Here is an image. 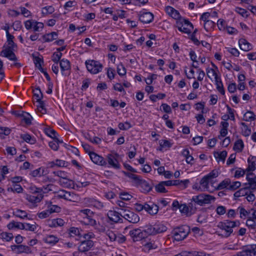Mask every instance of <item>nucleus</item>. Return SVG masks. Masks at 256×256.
<instances>
[{"instance_id": "1", "label": "nucleus", "mask_w": 256, "mask_h": 256, "mask_svg": "<svg viewBox=\"0 0 256 256\" xmlns=\"http://www.w3.org/2000/svg\"><path fill=\"white\" fill-rule=\"evenodd\" d=\"M129 234L134 242L141 240L148 236L154 235L153 225L149 224L140 228L131 230Z\"/></svg>"}, {"instance_id": "2", "label": "nucleus", "mask_w": 256, "mask_h": 256, "mask_svg": "<svg viewBox=\"0 0 256 256\" xmlns=\"http://www.w3.org/2000/svg\"><path fill=\"white\" fill-rule=\"evenodd\" d=\"M240 222L238 220L231 221L225 220L223 222L219 223L218 226L222 230V233L219 234L222 237L227 238L233 232L232 228L239 226Z\"/></svg>"}, {"instance_id": "3", "label": "nucleus", "mask_w": 256, "mask_h": 256, "mask_svg": "<svg viewBox=\"0 0 256 256\" xmlns=\"http://www.w3.org/2000/svg\"><path fill=\"white\" fill-rule=\"evenodd\" d=\"M190 232V228L189 226L186 225H183L174 229L172 234L176 240L180 241L184 239Z\"/></svg>"}, {"instance_id": "4", "label": "nucleus", "mask_w": 256, "mask_h": 256, "mask_svg": "<svg viewBox=\"0 0 256 256\" xmlns=\"http://www.w3.org/2000/svg\"><path fill=\"white\" fill-rule=\"evenodd\" d=\"M214 199L215 198L212 196L201 194L192 196L191 200L198 205L203 206L204 204L210 203L211 201L212 200H214Z\"/></svg>"}, {"instance_id": "5", "label": "nucleus", "mask_w": 256, "mask_h": 256, "mask_svg": "<svg viewBox=\"0 0 256 256\" xmlns=\"http://www.w3.org/2000/svg\"><path fill=\"white\" fill-rule=\"evenodd\" d=\"M87 70L92 74H96L100 72L102 65L99 62L94 60H88L86 61Z\"/></svg>"}, {"instance_id": "6", "label": "nucleus", "mask_w": 256, "mask_h": 256, "mask_svg": "<svg viewBox=\"0 0 256 256\" xmlns=\"http://www.w3.org/2000/svg\"><path fill=\"white\" fill-rule=\"evenodd\" d=\"M178 30L186 34H190L193 28L192 24L188 20L180 18L176 22Z\"/></svg>"}, {"instance_id": "7", "label": "nucleus", "mask_w": 256, "mask_h": 256, "mask_svg": "<svg viewBox=\"0 0 256 256\" xmlns=\"http://www.w3.org/2000/svg\"><path fill=\"white\" fill-rule=\"evenodd\" d=\"M42 190V188H36V190L32 195L27 194L26 196V200L33 204L40 202L44 197L43 194L41 193Z\"/></svg>"}, {"instance_id": "8", "label": "nucleus", "mask_w": 256, "mask_h": 256, "mask_svg": "<svg viewBox=\"0 0 256 256\" xmlns=\"http://www.w3.org/2000/svg\"><path fill=\"white\" fill-rule=\"evenodd\" d=\"M122 218L130 222L136 224L140 220V218L137 214L128 210L122 208Z\"/></svg>"}, {"instance_id": "9", "label": "nucleus", "mask_w": 256, "mask_h": 256, "mask_svg": "<svg viewBox=\"0 0 256 256\" xmlns=\"http://www.w3.org/2000/svg\"><path fill=\"white\" fill-rule=\"evenodd\" d=\"M107 161L108 164L112 168L116 169H120V164L118 158L119 155L117 153H112L108 154Z\"/></svg>"}, {"instance_id": "10", "label": "nucleus", "mask_w": 256, "mask_h": 256, "mask_svg": "<svg viewBox=\"0 0 256 256\" xmlns=\"http://www.w3.org/2000/svg\"><path fill=\"white\" fill-rule=\"evenodd\" d=\"M108 219L115 223L122 222V208L120 212L114 210H109L107 214Z\"/></svg>"}, {"instance_id": "11", "label": "nucleus", "mask_w": 256, "mask_h": 256, "mask_svg": "<svg viewBox=\"0 0 256 256\" xmlns=\"http://www.w3.org/2000/svg\"><path fill=\"white\" fill-rule=\"evenodd\" d=\"M12 50L14 48H12V46H8L0 52V56L7 58L10 60L16 61L17 58Z\"/></svg>"}, {"instance_id": "12", "label": "nucleus", "mask_w": 256, "mask_h": 256, "mask_svg": "<svg viewBox=\"0 0 256 256\" xmlns=\"http://www.w3.org/2000/svg\"><path fill=\"white\" fill-rule=\"evenodd\" d=\"M94 246V242L92 240H84L81 242L78 246V250L81 252L88 251Z\"/></svg>"}, {"instance_id": "13", "label": "nucleus", "mask_w": 256, "mask_h": 256, "mask_svg": "<svg viewBox=\"0 0 256 256\" xmlns=\"http://www.w3.org/2000/svg\"><path fill=\"white\" fill-rule=\"evenodd\" d=\"M90 156L92 160L96 164L100 166H106V162L104 160V158L94 152L90 153Z\"/></svg>"}, {"instance_id": "14", "label": "nucleus", "mask_w": 256, "mask_h": 256, "mask_svg": "<svg viewBox=\"0 0 256 256\" xmlns=\"http://www.w3.org/2000/svg\"><path fill=\"white\" fill-rule=\"evenodd\" d=\"M60 66L62 75L66 76L67 74L65 72L71 69V66L70 61L64 58L60 60Z\"/></svg>"}, {"instance_id": "15", "label": "nucleus", "mask_w": 256, "mask_h": 256, "mask_svg": "<svg viewBox=\"0 0 256 256\" xmlns=\"http://www.w3.org/2000/svg\"><path fill=\"white\" fill-rule=\"evenodd\" d=\"M154 19V15L150 12H144L140 16V20L144 24H149Z\"/></svg>"}, {"instance_id": "16", "label": "nucleus", "mask_w": 256, "mask_h": 256, "mask_svg": "<svg viewBox=\"0 0 256 256\" xmlns=\"http://www.w3.org/2000/svg\"><path fill=\"white\" fill-rule=\"evenodd\" d=\"M145 210L151 215H154L158 211V206L154 203L145 204Z\"/></svg>"}, {"instance_id": "17", "label": "nucleus", "mask_w": 256, "mask_h": 256, "mask_svg": "<svg viewBox=\"0 0 256 256\" xmlns=\"http://www.w3.org/2000/svg\"><path fill=\"white\" fill-rule=\"evenodd\" d=\"M248 182L244 184L248 190H252V192L256 190V182L252 178L246 176Z\"/></svg>"}, {"instance_id": "18", "label": "nucleus", "mask_w": 256, "mask_h": 256, "mask_svg": "<svg viewBox=\"0 0 256 256\" xmlns=\"http://www.w3.org/2000/svg\"><path fill=\"white\" fill-rule=\"evenodd\" d=\"M248 166L246 168V172H254L256 169V156H252L248 160Z\"/></svg>"}, {"instance_id": "19", "label": "nucleus", "mask_w": 256, "mask_h": 256, "mask_svg": "<svg viewBox=\"0 0 256 256\" xmlns=\"http://www.w3.org/2000/svg\"><path fill=\"white\" fill-rule=\"evenodd\" d=\"M240 47L242 50L248 52L252 50V46L250 43L244 38H241L238 41Z\"/></svg>"}, {"instance_id": "20", "label": "nucleus", "mask_w": 256, "mask_h": 256, "mask_svg": "<svg viewBox=\"0 0 256 256\" xmlns=\"http://www.w3.org/2000/svg\"><path fill=\"white\" fill-rule=\"evenodd\" d=\"M138 184L140 186L144 192H148L152 188V186L149 182L142 179Z\"/></svg>"}, {"instance_id": "21", "label": "nucleus", "mask_w": 256, "mask_h": 256, "mask_svg": "<svg viewBox=\"0 0 256 256\" xmlns=\"http://www.w3.org/2000/svg\"><path fill=\"white\" fill-rule=\"evenodd\" d=\"M48 224L51 228H55L58 226H62L65 223L64 220L62 218H56L48 221Z\"/></svg>"}, {"instance_id": "22", "label": "nucleus", "mask_w": 256, "mask_h": 256, "mask_svg": "<svg viewBox=\"0 0 256 256\" xmlns=\"http://www.w3.org/2000/svg\"><path fill=\"white\" fill-rule=\"evenodd\" d=\"M154 235L164 232L167 230L166 226L164 224L159 223L153 225Z\"/></svg>"}, {"instance_id": "23", "label": "nucleus", "mask_w": 256, "mask_h": 256, "mask_svg": "<svg viewBox=\"0 0 256 256\" xmlns=\"http://www.w3.org/2000/svg\"><path fill=\"white\" fill-rule=\"evenodd\" d=\"M70 192L66 191L64 190H60L58 196L60 198H64L68 200H72V195Z\"/></svg>"}, {"instance_id": "24", "label": "nucleus", "mask_w": 256, "mask_h": 256, "mask_svg": "<svg viewBox=\"0 0 256 256\" xmlns=\"http://www.w3.org/2000/svg\"><path fill=\"white\" fill-rule=\"evenodd\" d=\"M58 34L56 32H52L42 36V38L46 42H50L57 38Z\"/></svg>"}, {"instance_id": "25", "label": "nucleus", "mask_w": 256, "mask_h": 256, "mask_svg": "<svg viewBox=\"0 0 256 256\" xmlns=\"http://www.w3.org/2000/svg\"><path fill=\"white\" fill-rule=\"evenodd\" d=\"M214 156L216 160H218V162L220 160H222L224 163L227 156V152L226 150H223L220 152H214Z\"/></svg>"}, {"instance_id": "26", "label": "nucleus", "mask_w": 256, "mask_h": 256, "mask_svg": "<svg viewBox=\"0 0 256 256\" xmlns=\"http://www.w3.org/2000/svg\"><path fill=\"white\" fill-rule=\"evenodd\" d=\"M44 241L46 243L55 244L58 241V238L54 235H50L44 238Z\"/></svg>"}, {"instance_id": "27", "label": "nucleus", "mask_w": 256, "mask_h": 256, "mask_svg": "<svg viewBox=\"0 0 256 256\" xmlns=\"http://www.w3.org/2000/svg\"><path fill=\"white\" fill-rule=\"evenodd\" d=\"M123 173L126 176L128 177L129 178L134 180V181L137 184H138V182H140V181L141 180L140 176H137L135 174H132L130 172H126L124 171L123 172Z\"/></svg>"}, {"instance_id": "28", "label": "nucleus", "mask_w": 256, "mask_h": 256, "mask_svg": "<svg viewBox=\"0 0 256 256\" xmlns=\"http://www.w3.org/2000/svg\"><path fill=\"white\" fill-rule=\"evenodd\" d=\"M244 147V144L242 140H238L234 144L233 149L238 152H240L242 150Z\"/></svg>"}, {"instance_id": "29", "label": "nucleus", "mask_w": 256, "mask_h": 256, "mask_svg": "<svg viewBox=\"0 0 256 256\" xmlns=\"http://www.w3.org/2000/svg\"><path fill=\"white\" fill-rule=\"evenodd\" d=\"M13 214L16 216L22 219L26 218L28 216L27 212L26 211L20 209L15 210L13 212Z\"/></svg>"}, {"instance_id": "30", "label": "nucleus", "mask_w": 256, "mask_h": 256, "mask_svg": "<svg viewBox=\"0 0 256 256\" xmlns=\"http://www.w3.org/2000/svg\"><path fill=\"white\" fill-rule=\"evenodd\" d=\"M230 180L229 178H226L220 182L216 189L217 190H223L225 188H227L230 186Z\"/></svg>"}, {"instance_id": "31", "label": "nucleus", "mask_w": 256, "mask_h": 256, "mask_svg": "<svg viewBox=\"0 0 256 256\" xmlns=\"http://www.w3.org/2000/svg\"><path fill=\"white\" fill-rule=\"evenodd\" d=\"M248 190L246 188L245 186L244 188H240L238 190L236 191L234 194V196L236 198H239L242 196H246V194H248Z\"/></svg>"}, {"instance_id": "32", "label": "nucleus", "mask_w": 256, "mask_h": 256, "mask_svg": "<svg viewBox=\"0 0 256 256\" xmlns=\"http://www.w3.org/2000/svg\"><path fill=\"white\" fill-rule=\"evenodd\" d=\"M255 115L252 112L248 111L244 116V120L245 121H252L255 120Z\"/></svg>"}, {"instance_id": "33", "label": "nucleus", "mask_w": 256, "mask_h": 256, "mask_svg": "<svg viewBox=\"0 0 256 256\" xmlns=\"http://www.w3.org/2000/svg\"><path fill=\"white\" fill-rule=\"evenodd\" d=\"M45 134L48 136L55 138L57 136L58 134L54 130L50 128H44Z\"/></svg>"}, {"instance_id": "34", "label": "nucleus", "mask_w": 256, "mask_h": 256, "mask_svg": "<svg viewBox=\"0 0 256 256\" xmlns=\"http://www.w3.org/2000/svg\"><path fill=\"white\" fill-rule=\"evenodd\" d=\"M22 187L17 184H14L12 187L8 188V191L16 192L17 193L22 192Z\"/></svg>"}, {"instance_id": "35", "label": "nucleus", "mask_w": 256, "mask_h": 256, "mask_svg": "<svg viewBox=\"0 0 256 256\" xmlns=\"http://www.w3.org/2000/svg\"><path fill=\"white\" fill-rule=\"evenodd\" d=\"M248 256H256V244L252 245L250 248L243 250Z\"/></svg>"}, {"instance_id": "36", "label": "nucleus", "mask_w": 256, "mask_h": 256, "mask_svg": "<svg viewBox=\"0 0 256 256\" xmlns=\"http://www.w3.org/2000/svg\"><path fill=\"white\" fill-rule=\"evenodd\" d=\"M165 186L162 182H159L158 184L155 186V189L156 192L160 193H166L168 192L166 189Z\"/></svg>"}, {"instance_id": "37", "label": "nucleus", "mask_w": 256, "mask_h": 256, "mask_svg": "<svg viewBox=\"0 0 256 256\" xmlns=\"http://www.w3.org/2000/svg\"><path fill=\"white\" fill-rule=\"evenodd\" d=\"M22 252H30V248L28 246L24 245H18L16 253L20 254Z\"/></svg>"}, {"instance_id": "38", "label": "nucleus", "mask_w": 256, "mask_h": 256, "mask_svg": "<svg viewBox=\"0 0 256 256\" xmlns=\"http://www.w3.org/2000/svg\"><path fill=\"white\" fill-rule=\"evenodd\" d=\"M20 138L26 142H29L31 144H34L36 142V140L32 138V136L28 134H21Z\"/></svg>"}, {"instance_id": "39", "label": "nucleus", "mask_w": 256, "mask_h": 256, "mask_svg": "<svg viewBox=\"0 0 256 256\" xmlns=\"http://www.w3.org/2000/svg\"><path fill=\"white\" fill-rule=\"evenodd\" d=\"M54 9L52 6H45L42 8V13L43 15L46 16L53 13Z\"/></svg>"}, {"instance_id": "40", "label": "nucleus", "mask_w": 256, "mask_h": 256, "mask_svg": "<svg viewBox=\"0 0 256 256\" xmlns=\"http://www.w3.org/2000/svg\"><path fill=\"white\" fill-rule=\"evenodd\" d=\"M38 102V105L37 106L38 110V111L42 114H44L46 112V108H44V101H42V100L38 101H37Z\"/></svg>"}, {"instance_id": "41", "label": "nucleus", "mask_w": 256, "mask_h": 256, "mask_svg": "<svg viewBox=\"0 0 256 256\" xmlns=\"http://www.w3.org/2000/svg\"><path fill=\"white\" fill-rule=\"evenodd\" d=\"M62 52H54L52 56V60L55 64H58V62H60V60H61L60 58L62 56Z\"/></svg>"}, {"instance_id": "42", "label": "nucleus", "mask_w": 256, "mask_h": 256, "mask_svg": "<svg viewBox=\"0 0 256 256\" xmlns=\"http://www.w3.org/2000/svg\"><path fill=\"white\" fill-rule=\"evenodd\" d=\"M44 169H42L41 172V168H40L36 170H34L32 171L30 173V174L33 177H36V176H40L42 175H44Z\"/></svg>"}, {"instance_id": "43", "label": "nucleus", "mask_w": 256, "mask_h": 256, "mask_svg": "<svg viewBox=\"0 0 256 256\" xmlns=\"http://www.w3.org/2000/svg\"><path fill=\"white\" fill-rule=\"evenodd\" d=\"M206 74L210 78H212V76H214L215 80L219 79V77L218 76L217 74L216 73L215 70L212 68H207Z\"/></svg>"}, {"instance_id": "44", "label": "nucleus", "mask_w": 256, "mask_h": 256, "mask_svg": "<svg viewBox=\"0 0 256 256\" xmlns=\"http://www.w3.org/2000/svg\"><path fill=\"white\" fill-rule=\"evenodd\" d=\"M22 116L23 117V120L24 121L26 124H31L32 117L28 113L22 112Z\"/></svg>"}, {"instance_id": "45", "label": "nucleus", "mask_w": 256, "mask_h": 256, "mask_svg": "<svg viewBox=\"0 0 256 256\" xmlns=\"http://www.w3.org/2000/svg\"><path fill=\"white\" fill-rule=\"evenodd\" d=\"M1 238L7 242L10 241L13 238V235L12 233L3 232L0 234Z\"/></svg>"}, {"instance_id": "46", "label": "nucleus", "mask_w": 256, "mask_h": 256, "mask_svg": "<svg viewBox=\"0 0 256 256\" xmlns=\"http://www.w3.org/2000/svg\"><path fill=\"white\" fill-rule=\"evenodd\" d=\"M7 37V42L8 46H12V48H14V46H16V45L14 44L13 39L14 38V36L10 34L9 32H8V34L6 35Z\"/></svg>"}, {"instance_id": "47", "label": "nucleus", "mask_w": 256, "mask_h": 256, "mask_svg": "<svg viewBox=\"0 0 256 256\" xmlns=\"http://www.w3.org/2000/svg\"><path fill=\"white\" fill-rule=\"evenodd\" d=\"M117 72L120 76H124L126 74V69L122 64L118 66Z\"/></svg>"}, {"instance_id": "48", "label": "nucleus", "mask_w": 256, "mask_h": 256, "mask_svg": "<svg viewBox=\"0 0 256 256\" xmlns=\"http://www.w3.org/2000/svg\"><path fill=\"white\" fill-rule=\"evenodd\" d=\"M236 12L240 14L243 17H248V12L245 9L237 7L235 10Z\"/></svg>"}, {"instance_id": "49", "label": "nucleus", "mask_w": 256, "mask_h": 256, "mask_svg": "<svg viewBox=\"0 0 256 256\" xmlns=\"http://www.w3.org/2000/svg\"><path fill=\"white\" fill-rule=\"evenodd\" d=\"M118 126L121 130H127L130 128L132 127V126L129 122H126L125 123H119Z\"/></svg>"}, {"instance_id": "50", "label": "nucleus", "mask_w": 256, "mask_h": 256, "mask_svg": "<svg viewBox=\"0 0 256 256\" xmlns=\"http://www.w3.org/2000/svg\"><path fill=\"white\" fill-rule=\"evenodd\" d=\"M241 186V183L240 182L236 181L230 184V186L228 188V189L230 190H234L237 188H239Z\"/></svg>"}, {"instance_id": "51", "label": "nucleus", "mask_w": 256, "mask_h": 256, "mask_svg": "<svg viewBox=\"0 0 256 256\" xmlns=\"http://www.w3.org/2000/svg\"><path fill=\"white\" fill-rule=\"evenodd\" d=\"M215 26V23L212 20H208L204 22V28L206 31H208L210 28Z\"/></svg>"}, {"instance_id": "52", "label": "nucleus", "mask_w": 256, "mask_h": 256, "mask_svg": "<svg viewBox=\"0 0 256 256\" xmlns=\"http://www.w3.org/2000/svg\"><path fill=\"white\" fill-rule=\"evenodd\" d=\"M246 172V170L242 169V168H238L236 170L234 174L235 178H240L243 176Z\"/></svg>"}, {"instance_id": "53", "label": "nucleus", "mask_w": 256, "mask_h": 256, "mask_svg": "<svg viewBox=\"0 0 256 256\" xmlns=\"http://www.w3.org/2000/svg\"><path fill=\"white\" fill-rule=\"evenodd\" d=\"M34 24L33 28L34 31L39 32L40 29L42 30L44 28V24L42 22L34 21Z\"/></svg>"}, {"instance_id": "54", "label": "nucleus", "mask_w": 256, "mask_h": 256, "mask_svg": "<svg viewBox=\"0 0 256 256\" xmlns=\"http://www.w3.org/2000/svg\"><path fill=\"white\" fill-rule=\"evenodd\" d=\"M144 247L146 249L148 250H150L153 249H156L158 248V246L154 242H149L146 243L144 245Z\"/></svg>"}, {"instance_id": "55", "label": "nucleus", "mask_w": 256, "mask_h": 256, "mask_svg": "<svg viewBox=\"0 0 256 256\" xmlns=\"http://www.w3.org/2000/svg\"><path fill=\"white\" fill-rule=\"evenodd\" d=\"M80 212L84 215V217H92L94 215V212L90 209L81 210Z\"/></svg>"}, {"instance_id": "56", "label": "nucleus", "mask_w": 256, "mask_h": 256, "mask_svg": "<svg viewBox=\"0 0 256 256\" xmlns=\"http://www.w3.org/2000/svg\"><path fill=\"white\" fill-rule=\"evenodd\" d=\"M209 180L208 178L206 176L201 179L200 184L204 188H207L209 183Z\"/></svg>"}, {"instance_id": "57", "label": "nucleus", "mask_w": 256, "mask_h": 256, "mask_svg": "<svg viewBox=\"0 0 256 256\" xmlns=\"http://www.w3.org/2000/svg\"><path fill=\"white\" fill-rule=\"evenodd\" d=\"M160 146L161 147V148H170L172 146V144H171L168 140H162L160 142Z\"/></svg>"}, {"instance_id": "58", "label": "nucleus", "mask_w": 256, "mask_h": 256, "mask_svg": "<svg viewBox=\"0 0 256 256\" xmlns=\"http://www.w3.org/2000/svg\"><path fill=\"white\" fill-rule=\"evenodd\" d=\"M50 214V212L48 209L38 214V216L40 218H48Z\"/></svg>"}, {"instance_id": "59", "label": "nucleus", "mask_w": 256, "mask_h": 256, "mask_svg": "<svg viewBox=\"0 0 256 256\" xmlns=\"http://www.w3.org/2000/svg\"><path fill=\"white\" fill-rule=\"evenodd\" d=\"M50 147L54 150H58V142L54 140L53 141L50 142L48 144Z\"/></svg>"}, {"instance_id": "60", "label": "nucleus", "mask_w": 256, "mask_h": 256, "mask_svg": "<svg viewBox=\"0 0 256 256\" xmlns=\"http://www.w3.org/2000/svg\"><path fill=\"white\" fill-rule=\"evenodd\" d=\"M179 209L182 213L188 214L189 211V208L185 204H180L179 206Z\"/></svg>"}, {"instance_id": "61", "label": "nucleus", "mask_w": 256, "mask_h": 256, "mask_svg": "<svg viewBox=\"0 0 256 256\" xmlns=\"http://www.w3.org/2000/svg\"><path fill=\"white\" fill-rule=\"evenodd\" d=\"M218 172L216 170H212L208 174L206 175L207 177L210 180L216 178L218 177Z\"/></svg>"}, {"instance_id": "62", "label": "nucleus", "mask_w": 256, "mask_h": 256, "mask_svg": "<svg viewBox=\"0 0 256 256\" xmlns=\"http://www.w3.org/2000/svg\"><path fill=\"white\" fill-rule=\"evenodd\" d=\"M106 235L111 241H116V240L117 236L112 230H108Z\"/></svg>"}, {"instance_id": "63", "label": "nucleus", "mask_w": 256, "mask_h": 256, "mask_svg": "<svg viewBox=\"0 0 256 256\" xmlns=\"http://www.w3.org/2000/svg\"><path fill=\"white\" fill-rule=\"evenodd\" d=\"M246 225L252 228H254L256 226V222L251 217H250L246 220Z\"/></svg>"}, {"instance_id": "64", "label": "nucleus", "mask_w": 256, "mask_h": 256, "mask_svg": "<svg viewBox=\"0 0 256 256\" xmlns=\"http://www.w3.org/2000/svg\"><path fill=\"white\" fill-rule=\"evenodd\" d=\"M120 198L125 200H130L132 198V196L130 194L126 192L120 193Z\"/></svg>"}]
</instances>
